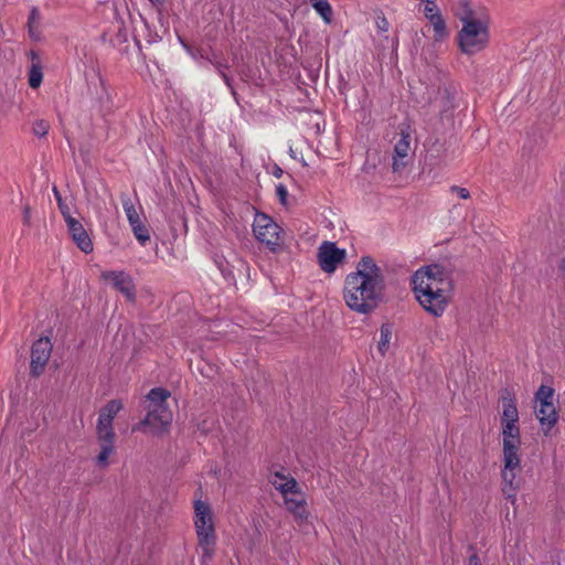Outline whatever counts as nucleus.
Instances as JSON below:
<instances>
[{"mask_svg": "<svg viewBox=\"0 0 565 565\" xmlns=\"http://www.w3.org/2000/svg\"><path fill=\"white\" fill-rule=\"evenodd\" d=\"M214 263L222 273L223 277L232 285H236L235 268L236 265L230 262L225 256L215 254Z\"/></svg>", "mask_w": 565, "mask_h": 565, "instance_id": "24", "label": "nucleus"}, {"mask_svg": "<svg viewBox=\"0 0 565 565\" xmlns=\"http://www.w3.org/2000/svg\"><path fill=\"white\" fill-rule=\"evenodd\" d=\"M413 277H415L416 280H420L419 277H422L424 280L423 285H425V282L431 284L434 289H440L444 294L454 297L455 284L452 271L440 264L435 263L423 266L414 273Z\"/></svg>", "mask_w": 565, "mask_h": 565, "instance_id": "7", "label": "nucleus"}, {"mask_svg": "<svg viewBox=\"0 0 565 565\" xmlns=\"http://www.w3.org/2000/svg\"><path fill=\"white\" fill-rule=\"evenodd\" d=\"M271 173L275 178L279 179L282 177L284 170L278 164H274Z\"/></svg>", "mask_w": 565, "mask_h": 565, "instance_id": "50", "label": "nucleus"}, {"mask_svg": "<svg viewBox=\"0 0 565 565\" xmlns=\"http://www.w3.org/2000/svg\"><path fill=\"white\" fill-rule=\"evenodd\" d=\"M52 342L49 337H41L31 347L30 375L33 379L40 377L50 360Z\"/></svg>", "mask_w": 565, "mask_h": 565, "instance_id": "8", "label": "nucleus"}, {"mask_svg": "<svg viewBox=\"0 0 565 565\" xmlns=\"http://www.w3.org/2000/svg\"><path fill=\"white\" fill-rule=\"evenodd\" d=\"M50 125L44 119H39L33 124V134L40 138H43L49 132Z\"/></svg>", "mask_w": 565, "mask_h": 565, "instance_id": "39", "label": "nucleus"}, {"mask_svg": "<svg viewBox=\"0 0 565 565\" xmlns=\"http://www.w3.org/2000/svg\"><path fill=\"white\" fill-rule=\"evenodd\" d=\"M424 2L426 3L424 8L425 17L430 21L435 32L440 34L445 29V23L437 4L433 0Z\"/></svg>", "mask_w": 565, "mask_h": 565, "instance_id": "20", "label": "nucleus"}, {"mask_svg": "<svg viewBox=\"0 0 565 565\" xmlns=\"http://www.w3.org/2000/svg\"><path fill=\"white\" fill-rule=\"evenodd\" d=\"M392 332L393 327L390 322L383 323L380 328V341L377 344V350L382 356H384L388 350Z\"/></svg>", "mask_w": 565, "mask_h": 565, "instance_id": "26", "label": "nucleus"}, {"mask_svg": "<svg viewBox=\"0 0 565 565\" xmlns=\"http://www.w3.org/2000/svg\"><path fill=\"white\" fill-rule=\"evenodd\" d=\"M98 77H99V82L102 85V94L97 97V99L93 104V108L96 109L102 117H106L108 114L111 113L113 100L110 98V95L108 94V92L105 88L104 81H103V77L100 76V74H98Z\"/></svg>", "mask_w": 565, "mask_h": 565, "instance_id": "23", "label": "nucleus"}, {"mask_svg": "<svg viewBox=\"0 0 565 565\" xmlns=\"http://www.w3.org/2000/svg\"><path fill=\"white\" fill-rule=\"evenodd\" d=\"M68 234L82 252H84L85 254H89L93 252V242L81 222L73 226L68 231Z\"/></svg>", "mask_w": 565, "mask_h": 565, "instance_id": "19", "label": "nucleus"}, {"mask_svg": "<svg viewBox=\"0 0 565 565\" xmlns=\"http://www.w3.org/2000/svg\"><path fill=\"white\" fill-rule=\"evenodd\" d=\"M53 192L61 214H65L66 211L71 210L68 204L63 200L62 194L60 193L56 186L53 188Z\"/></svg>", "mask_w": 565, "mask_h": 565, "instance_id": "42", "label": "nucleus"}, {"mask_svg": "<svg viewBox=\"0 0 565 565\" xmlns=\"http://www.w3.org/2000/svg\"><path fill=\"white\" fill-rule=\"evenodd\" d=\"M501 427H502L503 443L505 440H511L512 443L515 441V444H521L520 427H519L518 423H505V424H502Z\"/></svg>", "mask_w": 565, "mask_h": 565, "instance_id": "28", "label": "nucleus"}, {"mask_svg": "<svg viewBox=\"0 0 565 565\" xmlns=\"http://www.w3.org/2000/svg\"><path fill=\"white\" fill-rule=\"evenodd\" d=\"M558 270L562 273L563 277L565 278V258H562L558 264Z\"/></svg>", "mask_w": 565, "mask_h": 565, "instance_id": "51", "label": "nucleus"}, {"mask_svg": "<svg viewBox=\"0 0 565 565\" xmlns=\"http://www.w3.org/2000/svg\"><path fill=\"white\" fill-rule=\"evenodd\" d=\"M121 203L129 224H137V222L140 221V217L131 199L127 194H121Z\"/></svg>", "mask_w": 565, "mask_h": 565, "instance_id": "29", "label": "nucleus"}, {"mask_svg": "<svg viewBox=\"0 0 565 565\" xmlns=\"http://www.w3.org/2000/svg\"><path fill=\"white\" fill-rule=\"evenodd\" d=\"M416 280L412 276V290L415 294L416 300L423 309L433 317H441L452 300V296L446 295L440 289H434L431 284L423 285L424 280Z\"/></svg>", "mask_w": 565, "mask_h": 565, "instance_id": "4", "label": "nucleus"}, {"mask_svg": "<svg viewBox=\"0 0 565 565\" xmlns=\"http://www.w3.org/2000/svg\"><path fill=\"white\" fill-rule=\"evenodd\" d=\"M458 46L462 53L472 55L488 45L489 38H457Z\"/></svg>", "mask_w": 565, "mask_h": 565, "instance_id": "21", "label": "nucleus"}, {"mask_svg": "<svg viewBox=\"0 0 565 565\" xmlns=\"http://www.w3.org/2000/svg\"><path fill=\"white\" fill-rule=\"evenodd\" d=\"M521 444L505 440L503 443V469L501 471L504 487L502 492L507 499L515 500V491L520 488V482L515 480V470H521V459L519 456Z\"/></svg>", "mask_w": 565, "mask_h": 565, "instance_id": "5", "label": "nucleus"}, {"mask_svg": "<svg viewBox=\"0 0 565 565\" xmlns=\"http://www.w3.org/2000/svg\"><path fill=\"white\" fill-rule=\"evenodd\" d=\"M536 417L540 422L541 429L544 436H550L552 428L558 422V411L554 406L553 402L540 403Z\"/></svg>", "mask_w": 565, "mask_h": 565, "instance_id": "16", "label": "nucleus"}, {"mask_svg": "<svg viewBox=\"0 0 565 565\" xmlns=\"http://www.w3.org/2000/svg\"><path fill=\"white\" fill-rule=\"evenodd\" d=\"M122 408L120 399L108 401L99 411L97 425L113 427V420Z\"/></svg>", "mask_w": 565, "mask_h": 565, "instance_id": "18", "label": "nucleus"}, {"mask_svg": "<svg viewBox=\"0 0 565 565\" xmlns=\"http://www.w3.org/2000/svg\"><path fill=\"white\" fill-rule=\"evenodd\" d=\"M451 193H456L460 199L468 200L470 198V192L466 188H461L459 185H451L449 188Z\"/></svg>", "mask_w": 565, "mask_h": 565, "instance_id": "43", "label": "nucleus"}, {"mask_svg": "<svg viewBox=\"0 0 565 565\" xmlns=\"http://www.w3.org/2000/svg\"><path fill=\"white\" fill-rule=\"evenodd\" d=\"M194 526L199 546L202 548V565H210L216 546L215 526L211 507L202 500L194 501Z\"/></svg>", "mask_w": 565, "mask_h": 565, "instance_id": "2", "label": "nucleus"}, {"mask_svg": "<svg viewBox=\"0 0 565 565\" xmlns=\"http://www.w3.org/2000/svg\"><path fill=\"white\" fill-rule=\"evenodd\" d=\"M456 15L462 23L458 35H488L489 17L482 10L471 8L469 0H459L456 7Z\"/></svg>", "mask_w": 565, "mask_h": 565, "instance_id": "6", "label": "nucleus"}, {"mask_svg": "<svg viewBox=\"0 0 565 565\" xmlns=\"http://www.w3.org/2000/svg\"><path fill=\"white\" fill-rule=\"evenodd\" d=\"M317 257L320 268L327 274H332L338 265L345 260L347 253L334 242L326 241L319 246Z\"/></svg>", "mask_w": 565, "mask_h": 565, "instance_id": "9", "label": "nucleus"}, {"mask_svg": "<svg viewBox=\"0 0 565 565\" xmlns=\"http://www.w3.org/2000/svg\"><path fill=\"white\" fill-rule=\"evenodd\" d=\"M43 81V72L41 63H33L29 72V86L39 88Z\"/></svg>", "mask_w": 565, "mask_h": 565, "instance_id": "30", "label": "nucleus"}, {"mask_svg": "<svg viewBox=\"0 0 565 565\" xmlns=\"http://www.w3.org/2000/svg\"><path fill=\"white\" fill-rule=\"evenodd\" d=\"M468 550L472 552V554L468 557V565H482L475 546L470 544Z\"/></svg>", "mask_w": 565, "mask_h": 565, "instance_id": "45", "label": "nucleus"}, {"mask_svg": "<svg viewBox=\"0 0 565 565\" xmlns=\"http://www.w3.org/2000/svg\"><path fill=\"white\" fill-rule=\"evenodd\" d=\"M559 20V24H565V7L561 11Z\"/></svg>", "mask_w": 565, "mask_h": 565, "instance_id": "53", "label": "nucleus"}, {"mask_svg": "<svg viewBox=\"0 0 565 565\" xmlns=\"http://www.w3.org/2000/svg\"><path fill=\"white\" fill-rule=\"evenodd\" d=\"M28 55L30 56L32 64L33 63H41L40 54L38 51L31 50Z\"/></svg>", "mask_w": 565, "mask_h": 565, "instance_id": "49", "label": "nucleus"}, {"mask_svg": "<svg viewBox=\"0 0 565 565\" xmlns=\"http://www.w3.org/2000/svg\"><path fill=\"white\" fill-rule=\"evenodd\" d=\"M129 38H110V44L114 47H118L120 51L125 53H129V45H126L125 47H120L121 44L128 43ZM130 42L136 46V49L141 52L142 46L137 36L130 38Z\"/></svg>", "mask_w": 565, "mask_h": 565, "instance_id": "31", "label": "nucleus"}, {"mask_svg": "<svg viewBox=\"0 0 565 565\" xmlns=\"http://www.w3.org/2000/svg\"><path fill=\"white\" fill-rule=\"evenodd\" d=\"M375 23L380 32L384 33L388 31L390 23L384 15H377Z\"/></svg>", "mask_w": 565, "mask_h": 565, "instance_id": "44", "label": "nucleus"}, {"mask_svg": "<svg viewBox=\"0 0 565 565\" xmlns=\"http://www.w3.org/2000/svg\"><path fill=\"white\" fill-rule=\"evenodd\" d=\"M276 195L280 202L281 205L287 206L288 205V191L287 188L280 183L276 186Z\"/></svg>", "mask_w": 565, "mask_h": 565, "instance_id": "41", "label": "nucleus"}, {"mask_svg": "<svg viewBox=\"0 0 565 565\" xmlns=\"http://www.w3.org/2000/svg\"><path fill=\"white\" fill-rule=\"evenodd\" d=\"M171 396L169 390L164 387H153L146 395L145 409L149 412V408H154L159 405L166 404L168 398Z\"/></svg>", "mask_w": 565, "mask_h": 565, "instance_id": "22", "label": "nucleus"}, {"mask_svg": "<svg viewBox=\"0 0 565 565\" xmlns=\"http://www.w3.org/2000/svg\"><path fill=\"white\" fill-rule=\"evenodd\" d=\"M148 44H152L156 42L154 38H147Z\"/></svg>", "mask_w": 565, "mask_h": 565, "instance_id": "55", "label": "nucleus"}, {"mask_svg": "<svg viewBox=\"0 0 565 565\" xmlns=\"http://www.w3.org/2000/svg\"><path fill=\"white\" fill-rule=\"evenodd\" d=\"M31 207L29 204H25L23 207V224L26 226L31 225Z\"/></svg>", "mask_w": 565, "mask_h": 565, "instance_id": "47", "label": "nucleus"}, {"mask_svg": "<svg viewBox=\"0 0 565 565\" xmlns=\"http://www.w3.org/2000/svg\"><path fill=\"white\" fill-rule=\"evenodd\" d=\"M409 126L401 128V139L396 142L394 147V156H393V171L399 172L407 166V158L409 151Z\"/></svg>", "mask_w": 565, "mask_h": 565, "instance_id": "13", "label": "nucleus"}, {"mask_svg": "<svg viewBox=\"0 0 565 565\" xmlns=\"http://www.w3.org/2000/svg\"><path fill=\"white\" fill-rule=\"evenodd\" d=\"M274 475H275V477H276V478H278V479H280V480H285V481H286V480L288 479V477H287V476H285V475H284L282 472H280V471H276Z\"/></svg>", "mask_w": 565, "mask_h": 565, "instance_id": "52", "label": "nucleus"}, {"mask_svg": "<svg viewBox=\"0 0 565 565\" xmlns=\"http://www.w3.org/2000/svg\"><path fill=\"white\" fill-rule=\"evenodd\" d=\"M179 44H181L193 57L200 55L201 57H206V52L203 49L195 47L188 41V38H177Z\"/></svg>", "mask_w": 565, "mask_h": 565, "instance_id": "38", "label": "nucleus"}, {"mask_svg": "<svg viewBox=\"0 0 565 565\" xmlns=\"http://www.w3.org/2000/svg\"><path fill=\"white\" fill-rule=\"evenodd\" d=\"M253 233L256 239L265 244L271 253L284 250L286 233L268 214L256 212Z\"/></svg>", "mask_w": 565, "mask_h": 565, "instance_id": "3", "label": "nucleus"}, {"mask_svg": "<svg viewBox=\"0 0 565 565\" xmlns=\"http://www.w3.org/2000/svg\"><path fill=\"white\" fill-rule=\"evenodd\" d=\"M202 363H203L202 365L198 366L199 372L201 373V375L203 377L213 380L218 373L217 365L206 362V361H202Z\"/></svg>", "mask_w": 565, "mask_h": 565, "instance_id": "36", "label": "nucleus"}, {"mask_svg": "<svg viewBox=\"0 0 565 565\" xmlns=\"http://www.w3.org/2000/svg\"><path fill=\"white\" fill-rule=\"evenodd\" d=\"M555 390L552 386L542 384L534 394V401L539 403L552 402Z\"/></svg>", "mask_w": 565, "mask_h": 565, "instance_id": "35", "label": "nucleus"}, {"mask_svg": "<svg viewBox=\"0 0 565 565\" xmlns=\"http://www.w3.org/2000/svg\"><path fill=\"white\" fill-rule=\"evenodd\" d=\"M234 262L239 265L242 268L245 267V263L243 260H241L239 258L237 257H234Z\"/></svg>", "mask_w": 565, "mask_h": 565, "instance_id": "54", "label": "nucleus"}, {"mask_svg": "<svg viewBox=\"0 0 565 565\" xmlns=\"http://www.w3.org/2000/svg\"><path fill=\"white\" fill-rule=\"evenodd\" d=\"M40 19V12L36 8H32L31 12H30V15H29V21H28V25H29V32H30V35H34V32H35V22Z\"/></svg>", "mask_w": 565, "mask_h": 565, "instance_id": "40", "label": "nucleus"}, {"mask_svg": "<svg viewBox=\"0 0 565 565\" xmlns=\"http://www.w3.org/2000/svg\"><path fill=\"white\" fill-rule=\"evenodd\" d=\"M221 74H222V77H223L225 84L231 88L232 94L236 98L237 94H236V92H235V89L233 87V79L226 73H224V72H222Z\"/></svg>", "mask_w": 565, "mask_h": 565, "instance_id": "48", "label": "nucleus"}, {"mask_svg": "<svg viewBox=\"0 0 565 565\" xmlns=\"http://www.w3.org/2000/svg\"><path fill=\"white\" fill-rule=\"evenodd\" d=\"M384 43H379L377 46H382V50L379 52V55H382L383 57L386 56L385 50L391 49V55L396 54L397 45H398V38H383L382 39Z\"/></svg>", "mask_w": 565, "mask_h": 565, "instance_id": "37", "label": "nucleus"}, {"mask_svg": "<svg viewBox=\"0 0 565 565\" xmlns=\"http://www.w3.org/2000/svg\"><path fill=\"white\" fill-rule=\"evenodd\" d=\"M100 278L105 281H111L113 288L121 292L127 301L136 302V285L128 273L125 270H106L102 271Z\"/></svg>", "mask_w": 565, "mask_h": 565, "instance_id": "10", "label": "nucleus"}, {"mask_svg": "<svg viewBox=\"0 0 565 565\" xmlns=\"http://www.w3.org/2000/svg\"><path fill=\"white\" fill-rule=\"evenodd\" d=\"M312 7L317 10V12L326 20L330 21V17L332 14V9L330 3L327 0H310Z\"/></svg>", "mask_w": 565, "mask_h": 565, "instance_id": "34", "label": "nucleus"}, {"mask_svg": "<svg viewBox=\"0 0 565 565\" xmlns=\"http://www.w3.org/2000/svg\"><path fill=\"white\" fill-rule=\"evenodd\" d=\"M446 148L444 142H441L438 138H436L434 141H429L427 146V153L437 160H440L446 154Z\"/></svg>", "mask_w": 565, "mask_h": 565, "instance_id": "32", "label": "nucleus"}, {"mask_svg": "<svg viewBox=\"0 0 565 565\" xmlns=\"http://www.w3.org/2000/svg\"><path fill=\"white\" fill-rule=\"evenodd\" d=\"M440 94V116L446 117L449 111H451L455 105V94L451 92L450 87L438 88Z\"/></svg>", "mask_w": 565, "mask_h": 565, "instance_id": "25", "label": "nucleus"}, {"mask_svg": "<svg viewBox=\"0 0 565 565\" xmlns=\"http://www.w3.org/2000/svg\"><path fill=\"white\" fill-rule=\"evenodd\" d=\"M132 228V232L137 238V241L145 246L148 241H150L149 230L148 227L141 222H137L130 225Z\"/></svg>", "mask_w": 565, "mask_h": 565, "instance_id": "33", "label": "nucleus"}, {"mask_svg": "<svg viewBox=\"0 0 565 565\" xmlns=\"http://www.w3.org/2000/svg\"><path fill=\"white\" fill-rule=\"evenodd\" d=\"M285 505L289 513L294 515L295 522L298 525L307 523L309 511L307 510V501L305 494L297 497H286Z\"/></svg>", "mask_w": 565, "mask_h": 565, "instance_id": "17", "label": "nucleus"}, {"mask_svg": "<svg viewBox=\"0 0 565 565\" xmlns=\"http://www.w3.org/2000/svg\"><path fill=\"white\" fill-rule=\"evenodd\" d=\"M385 277L374 259L362 256L355 271L347 275L343 286V299L351 311L370 315L384 301Z\"/></svg>", "mask_w": 565, "mask_h": 565, "instance_id": "1", "label": "nucleus"}, {"mask_svg": "<svg viewBox=\"0 0 565 565\" xmlns=\"http://www.w3.org/2000/svg\"><path fill=\"white\" fill-rule=\"evenodd\" d=\"M500 401L502 403L501 425L505 423H519V412L514 392L504 387L500 392Z\"/></svg>", "mask_w": 565, "mask_h": 565, "instance_id": "15", "label": "nucleus"}, {"mask_svg": "<svg viewBox=\"0 0 565 565\" xmlns=\"http://www.w3.org/2000/svg\"><path fill=\"white\" fill-rule=\"evenodd\" d=\"M96 435L100 443V451L95 462L99 468H105L109 465V456L115 451L116 434L114 427L96 425Z\"/></svg>", "mask_w": 565, "mask_h": 565, "instance_id": "12", "label": "nucleus"}, {"mask_svg": "<svg viewBox=\"0 0 565 565\" xmlns=\"http://www.w3.org/2000/svg\"><path fill=\"white\" fill-rule=\"evenodd\" d=\"M66 224H67V228L68 231L75 226L79 221H77L76 218H74L71 214V210L70 211H66L65 214H62Z\"/></svg>", "mask_w": 565, "mask_h": 565, "instance_id": "46", "label": "nucleus"}, {"mask_svg": "<svg viewBox=\"0 0 565 565\" xmlns=\"http://www.w3.org/2000/svg\"><path fill=\"white\" fill-rule=\"evenodd\" d=\"M172 423V412L169 408L168 402L154 408H149L143 419L139 420L132 426V433L141 431L148 426H156L158 424L162 429H167Z\"/></svg>", "mask_w": 565, "mask_h": 565, "instance_id": "11", "label": "nucleus"}, {"mask_svg": "<svg viewBox=\"0 0 565 565\" xmlns=\"http://www.w3.org/2000/svg\"><path fill=\"white\" fill-rule=\"evenodd\" d=\"M545 146L546 139L542 129L532 127L526 134V139L522 148V157L527 158L529 160L536 158L543 151Z\"/></svg>", "mask_w": 565, "mask_h": 565, "instance_id": "14", "label": "nucleus"}, {"mask_svg": "<svg viewBox=\"0 0 565 565\" xmlns=\"http://www.w3.org/2000/svg\"><path fill=\"white\" fill-rule=\"evenodd\" d=\"M276 489L282 494L284 499H286L288 494H292L295 497L305 494L301 491L297 480L290 476L284 483L276 486Z\"/></svg>", "mask_w": 565, "mask_h": 565, "instance_id": "27", "label": "nucleus"}]
</instances>
